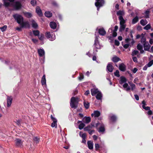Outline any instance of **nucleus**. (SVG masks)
I'll list each match as a JSON object with an SVG mask.
<instances>
[{"mask_svg": "<svg viewBox=\"0 0 153 153\" xmlns=\"http://www.w3.org/2000/svg\"><path fill=\"white\" fill-rule=\"evenodd\" d=\"M120 20V25H124L125 22V21L124 19L122 16H119V18Z\"/></svg>", "mask_w": 153, "mask_h": 153, "instance_id": "nucleus-25", "label": "nucleus"}, {"mask_svg": "<svg viewBox=\"0 0 153 153\" xmlns=\"http://www.w3.org/2000/svg\"><path fill=\"white\" fill-rule=\"evenodd\" d=\"M138 18L137 16H136L132 19V23L133 24H135L138 22Z\"/></svg>", "mask_w": 153, "mask_h": 153, "instance_id": "nucleus-37", "label": "nucleus"}, {"mask_svg": "<svg viewBox=\"0 0 153 153\" xmlns=\"http://www.w3.org/2000/svg\"><path fill=\"white\" fill-rule=\"evenodd\" d=\"M126 25H120V27L119 29V31L122 32L123 31L125 28Z\"/></svg>", "mask_w": 153, "mask_h": 153, "instance_id": "nucleus-34", "label": "nucleus"}, {"mask_svg": "<svg viewBox=\"0 0 153 153\" xmlns=\"http://www.w3.org/2000/svg\"><path fill=\"white\" fill-rule=\"evenodd\" d=\"M33 140L34 141H35L36 143H39L40 140L39 138L37 137H35L33 138Z\"/></svg>", "mask_w": 153, "mask_h": 153, "instance_id": "nucleus-43", "label": "nucleus"}, {"mask_svg": "<svg viewBox=\"0 0 153 153\" xmlns=\"http://www.w3.org/2000/svg\"><path fill=\"white\" fill-rule=\"evenodd\" d=\"M13 18L16 21L17 23L19 24H21V23L24 21V18L21 15L16 13L13 15Z\"/></svg>", "mask_w": 153, "mask_h": 153, "instance_id": "nucleus-2", "label": "nucleus"}, {"mask_svg": "<svg viewBox=\"0 0 153 153\" xmlns=\"http://www.w3.org/2000/svg\"><path fill=\"white\" fill-rule=\"evenodd\" d=\"M88 133L90 135H92V134L95 131V130H90L89 131H88Z\"/></svg>", "mask_w": 153, "mask_h": 153, "instance_id": "nucleus-62", "label": "nucleus"}, {"mask_svg": "<svg viewBox=\"0 0 153 153\" xmlns=\"http://www.w3.org/2000/svg\"><path fill=\"white\" fill-rule=\"evenodd\" d=\"M143 108L145 109L146 110H149L150 109V108L149 106H144V105H142Z\"/></svg>", "mask_w": 153, "mask_h": 153, "instance_id": "nucleus-54", "label": "nucleus"}, {"mask_svg": "<svg viewBox=\"0 0 153 153\" xmlns=\"http://www.w3.org/2000/svg\"><path fill=\"white\" fill-rule=\"evenodd\" d=\"M139 52L137 50H134L132 53L131 55L132 56H134L137 55L138 53Z\"/></svg>", "mask_w": 153, "mask_h": 153, "instance_id": "nucleus-51", "label": "nucleus"}, {"mask_svg": "<svg viewBox=\"0 0 153 153\" xmlns=\"http://www.w3.org/2000/svg\"><path fill=\"white\" fill-rule=\"evenodd\" d=\"M144 50L146 51H149L150 49L151 46L149 45L148 42H146L143 44Z\"/></svg>", "mask_w": 153, "mask_h": 153, "instance_id": "nucleus-12", "label": "nucleus"}, {"mask_svg": "<svg viewBox=\"0 0 153 153\" xmlns=\"http://www.w3.org/2000/svg\"><path fill=\"white\" fill-rule=\"evenodd\" d=\"M45 36L48 39H50L51 38L50 32H47L46 33Z\"/></svg>", "mask_w": 153, "mask_h": 153, "instance_id": "nucleus-42", "label": "nucleus"}, {"mask_svg": "<svg viewBox=\"0 0 153 153\" xmlns=\"http://www.w3.org/2000/svg\"><path fill=\"white\" fill-rule=\"evenodd\" d=\"M84 78V76L82 74H80V76L79 77V79L80 80H81L82 79H83Z\"/></svg>", "mask_w": 153, "mask_h": 153, "instance_id": "nucleus-63", "label": "nucleus"}, {"mask_svg": "<svg viewBox=\"0 0 153 153\" xmlns=\"http://www.w3.org/2000/svg\"><path fill=\"white\" fill-rule=\"evenodd\" d=\"M96 49H99L100 48L99 42L98 40V38L96 36L94 40V45Z\"/></svg>", "mask_w": 153, "mask_h": 153, "instance_id": "nucleus-6", "label": "nucleus"}, {"mask_svg": "<svg viewBox=\"0 0 153 153\" xmlns=\"http://www.w3.org/2000/svg\"><path fill=\"white\" fill-rule=\"evenodd\" d=\"M41 82L42 85H44L46 84V80L45 79V74H44L42 76Z\"/></svg>", "mask_w": 153, "mask_h": 153, "instance_id": "nucleus-24", "label": "nucleus"}, {"mask_svg": "<svg viewBox=\"0 0 153 153\" xmlns=\"http://www.w3.org/2000/svg\"><path fill=\"white\" fill-rule=\"evenodd\" d=\"M51 118L52 120L54 122V121H57V120L54 117H53L52 115H51Z\"/></svg>", "mask_w": 153, "mask_h": 153, "instance_id": "nucleus-61", "label": "nucleus"}, {"mask_svg": "<svg viewBox=\"0 0 153 153\" xmlns=\"http://www.w3.org/2000/svg\"><path fill=\"white\" fill-rule=\"evenodd\" d=\"M150 11L149 10H147L145 12V17L146 18H149V13Z\"/></svg>", "mask_w": 153, "mask_h": 153, "instance_id": "nucleus-40", "label": "nucleus"}, {"mask_svg": "<svg viewBox=\"0 0 153 153\" xmlns=\"http://www.w3.org/2000/svg\"><path fill=\"white\" fill-rule=\"evenodd\" d=\"M99 33L101 36H104L106 34V32L103 28H100L98 30Z\"/></svg>", "mask_w": 153, "mask_h": 153, "instance_id": "nucleus-16", "label": "nucleus"}, {"mask_svg": "<svg viewBox=\"0 0 153 153\" xmlns=\"http://www.w3.org/2000/svg\"><path fill=\"white\" fill-rule=\"evenodd\" d=\"M112 61L114 63H116L121 60V59L118 57L115 56L111 59Z\"/></svg>", "mask_w": 153, "mask_h": 153, "instance_id": "nucleus-17", "label": "nucleus"}, {"mask_svg": "<svg viewBox=\"0 0 153 153\" xmlns=\"http://www.w3.org/2000/svg\"><path fill=\"white\" fill-rule=\"evenodd\" d=\"M79 135L82 138V143H86V141L85 139L86 135L85 133H84L81 134V132H79Z\"/></svg>", "mask_w": 153, "mask_h": 153, "instance_id": "nucleus-11", "label": "nucleus"}, {"mask_svg": "<svg viewBox=\"0 0 153 153\" xmlns=\"http://www.w3.org/2000/svg\"><path fill=\"white\" fill-rule=\"evenodd\" d=\"M94 117H99L100 115V112L98 111H94Z\"/></svg>", "mask_w": 153, "mask_h": 153, "instance_id": "nucleus-31", "label": "nucleus"}, {"mask_svg": "<svg viewBox=\"0 0 153 153\" xmlns=\"http://www.w3.org/2000/svg\"><path fill=\"white\" fill-rule=\"evenodd\" d=\"M38 52L39 56L40 57L43 56L45 53V51L43 49H39L38 50Z\"/></svg>", "mask_w": 153, "mask_h": 153, "instance_id": "nucleus-13", "label": "nucleus"}, {"mask_svg": "<svg viewBox=\"0 0 153 153\" xmlns=\"http://www.w3.org/2000/svg\"><path fill=\"white\" fill-rule=\"evenodd\" d=\"M110 120L112 122H115L116 121L117 117L115 115H112L110 117Z\"/></svg>", "mask_w": 153, "mask_h": 153, "instance_id": "nucleus-26", "label": "nucleus"}, {"mask_svg": "<svg viewBox=\"0 0 153 153\" xmlns=\"http://www.w3.org/2000/svg\"><path fill=\"white\" fill-rule=\"evenodd\" d=\"M87 144L88 148L90 149H92L93 148V143L92 141L88 140L87 142Z\"/></svg>", "mask_w": 153, "mask_h": 153, "instance_id": "nucleus-18", "label": "nucleus"}, {"mask_svg": "<svg viewBox=\"0 0 153 153\" xmlns=\"http://www.w3.org/2000/svg\"><path fill=\"white\" fill-rule=\"evenodd\" d=\"M50 26L53 29H55L57 26L56 23L53 22H50Z\"/></svg>", "mask_w": 153, "mask_h": 153, "instance_id": "nucleus-20", "label": "nucleus"}, {"mask_svg": "<svg viewBox=\"0 0 153 153\" xmlns=\"http://www.w3.org/2000/svg\"><path fill=\"white\" fill-rule=\"evenodd\" d=\"M92 127L91 126L88 125L84 128V130L85 131H88L91 130Z\"/></svg>", "mask_w": 153, "mask_h": 153, "instance_id": "nucleus-39", "label": "nucleus"}, {"mask_svg": "<svg viewBox=\"0 0 153 153\" xmlns=\"http://www.w3.org/2000/svg\"><path fill=\"white\" fill-rule=\"evenodd\" d=\"M14 7L16 10H18L20 9L22 7L21 3L19 1H16Z\"/></svg>", "mask_w": 153, "mask_h": 153, "instance_id": "nucleus-5", "label": "nucleus"}, {"mask_svg": "<svg viewBox=\"0 0 153 153\" xmlns=\"http://www.w3.org/2000/svg\"><path fill=\"white\" fill-rule=\"evenodd\" d=\"M45 16L48 18L51 17L52 16V13L49 11L45 12Z\"/></svg>", "mask_w": 153, "mask_h": 153, "instance_id": "nucleus-28", "label": "nucleus"}, {"mask_svg": "<svg viewBox=\"0 0 153 153\" xmlns=\"http://www.w3.org/2000/svg\"><path fill=\"white\" fill-rule=\"evenodd\" d=\"M13 98L11 96H7V106L8 107H10L12 103Z\"/></svg>", "mask_w": 153, "mask_h": 153, "instance_id": "nucleus-8", "label": "nucleus"}, {"mask_svg": "<svg viewBox=\"0 0 153 153\" xmlns=\"http://www.w3.org/2000/svg\"><path fill=\"white\" fill-rule=\"evenodd\" d=\"M124 14V12L123 11L119 10L117 12V16H122Z\"/></svg>", "mask_w": 153, "mask_h": 153, "instance_id": "nucleus-33", "label": "nucleus"}, {"mask_svg": "<svg viewBox=\"0 0 153 153\" xmlns=\"http://www.w3.org/2000/svg\"><path fill=\"white\" fill-rule=\"evenodd\" d=\"M114 69L112 65V63L111 62H109L107 66V69L109 72H111L113 71Z\"/></svg>", "mask_w": 153, "mask_h": 153, "instance_id": "nucleus-10", "label": "nucleus"}, {"mask_svg": "<svg viewBox=\"0 0 153 153\" xmlns=\"http://www.w3.org/2000/svg\"><path fill=\"white\" fill-rule=\"evenodd\" d=\"M95 5L97 8V10L99 11L100 8L102 7L105 4L104 0H95Z\"/></svg>", "mask_w": 153, "mask_h": 153, "instance_id": "nucleus-3", "label": "nucleus"}, {"mask_svg": "<svg viewBox=\"0 0 153 153\" xmlns=\"http://www.w3.org/2000/svg\"><path fill=\"white\" fill-rule=\"evenodd\" d=\"M57 121H54L51 124V126L53 128L54 127H57Z\"/></svg>", "mask_w": 153, "mask_h": 153, "instance_id": "nucleus-46", "label": "nucleus"}, {"mask_svg": "<svg viewBox=\"0 0 153 153\" xmlns=\"http://www.w3.org/2000/svg\"><path fill=\"white\" fill-rule=\"evenodd\" d=\"M140 42L142 44H143L145 43H146L147 41H146V38L143 34L142 33L141 35V38Z\"/></svg>", "mask_w": 153, "mask_h": 153, "instance_id": "nucleus-21", "label": "nucleus"}, {"mask_svg": "<svg viewBox=\"0 0 153 153\" xmlns=\"http://www.w3.org/2000/svg\"><path fill=\"white\" fill-rule=\"evenodd\" d=\"M137 48L138 50H142L143 49V47L142 45H141L139 43L137 45Z\"/></svg>", "mask_w": 153, "mask_h": 153, "instance_id": "nucleus-47", "label": "nucleus"}, {"mask_svg": "<svg viewBox=\"0 0 153 153\" xmlns=\"http://www.w3.org/2000/svg\"><path fill=\"white\" fill-rule=\"evenodd\" d=\"M153 64V60L150 61L147 64L148 67H151Z\"/></svg>", "mask_w": 153, "mask_h": 153, "instance_id": "nucleus-53", "label": "nucleus"}, {"mask_svg": "<svg viewBox=\"0 0 153 153\" xmlns=\"http://www.w3.org/2000/svg\"><path fill=\"white\" fill-rule=\"evenodd\" d=\"M114 44L116 46H118L120 45V42L117 40L115 39L114 40Z\"/></svg>", "mask_w": 153, "mask_h": 153, "instance_id": "nucleus-58", "label": "nucleus"}, {"mask_svg": "<svg viewBox=\"0 0 153 153\" xmlns=\"http://www.w3.org/2000/svg\"><path fill=\"white\" fill-rule=\"evenodd\" d=\"M130 45L129 44H126L123 45V46L124 48L125 49H127L129 46Z\"/></svg>", "mask_w": 153, "mask_h": 153, "instance_id": "nucleus-59", "label": "nucleus"}, {"mask_svg": "<svg viewBox=\"0 0 153 153\" xmlns=\"http://www.w3.org/2000/svg\"><path fill=\"white\" fill-rule=\"evenodd\" d=\"M23 13L26 17L28 18L31 17L32 16V14L29 12H23Z\"/></svg>", "mask_w": 153, "mask_h": 153, "instance_id": "nucleus-23", "label": "nucleus"}, {"mask_svg": "<svg viewBox=\"0 0 153 153\" xmlns=\"http://www.w3.org/2000/svg\"><path fill=\"white\" fill-rule=\"evenodd\" d=\"M102 97V94L100 92H99L96 96V99L98 100H101Z\"/></svg>", "mask_w": 153, "mask_h": 153, "instance_id": "nucleus-27", "label": "nucleus"}, {"mask_svg": "<svg viewBox=\"0 0 153 153\" xmlns=\"http://www.w3.org/2000/svg\"><path fill=\"white\" fill-rule=\"evenodd\" d=\"M16 124L19 126H20L21 125V123L20 121L19 120H16L15 121H14Z\"/></svg>", "mask_w": 153, "mask_h": 153, "instance_id": "nucleus-55", "label": "nucleus"}, {"mask_svg": "<svg viewBox=\"0 0 153 153\" xmlns=\"http://www.w3.org/2000/svg\"><path fill=\"white\" fill-rule=\"evenodd\" d=\"M120 81L119 83L120 84H122L124 83H125L127 81V79L123 76H121L120 77Z\"/></svg>", "mask_w": 153, "mask_h": 153, "instance_id": "nucleus-22", "label": "nucleus"}, {"mask_svg": "<svg viewBox=\"0 0 153 153\" xmlns=\"http://www.w3.org/2000/svg\"><path fill=\"white\" fill-rule=\"evenodd\" d=\"M140 22V24L143 26L145 25L147 23L146 20L141 19Z\"/></svg>", "mask_w": 153, "mask_h": 153, "instance_id": "nucleus-35", "label": "nucleus"}, {"mask_svg": "<svg viewBox=\"0 0 153 153\" xmlns=\"http://www.w3.org/2000/svg\"><path fill=\"white\" fill-rule=\"evenodd\" d=\"M3 5L6 7H9L10 4V2H14V0H2Z\"/></svg>", "mask_w": 153, "mask_h": 153, "instance_id": "nucleus-4", "label": "nucleus"}, {"mask_svg": "<svg viewBox=\"0 0 153 153\" xmlns=\"http://www.w3.org/2000/svg\"><path fill=\"white\" fill-rule=\"evenodd\" d=\"M91 95L92 96H94L96 94L100 92L97 89L95 88L91 89Z\"/></svg>", "mask_w": 153, "mask_h": 153, "instance_id": "nucleus-19", "label": "nucleus"}, {"mask_svg": "<svg viewBox=\"0 0 153 153\" xmlns=\"http://www.w3.org/2000/svg\"><path fill=\"white\" fill-rule=\"evenodd\" d=\"M123 86L124 88H126V90L127 91H129L131 89L130 87L128 86L127 83H125L123 85Z\"/></svg>", "mask_w": 153, "mask_h": 153, "instance_id": "nucleus-29", "label": "nucleus"}, {"mask_svg": "<svg viewBox=\"0 0 153 153\" xmlns=\"http://www.w3.org/2000/svg\"><path fill=\"white\" fill-rule=\"evenodd\" d=\"M114 75L117 77H119L120 75L119 74V72L118 70H117L114 73Z\"/></svg>", "mask_w": 153, "mask_h": 153, "instance_id": "nucleus-50", "label": "nucleus"}, {"mask_svg": "<svg viewBox=\"0 0 153 153\" xmlns=\"http://www.w3.org/2000/svg\"><path fill=\"white\" fill-rule=\"evenodd\" d=\"M7 28V26L6 25H5L3 27H0V29L1 30L2 32L4 31Z\"/></svg>", "mask_w": 153, "mask_h": 153, "instance_id": "nucleus-45", "label": "nucleus"}, {"mask_svg": "<svg viewBox=\"0 0 153 153\" xmlns=\"http://www.w3.org/2000/svg\"><path fill=\"white\" fill-rule=\"evenodd\" d=\"M85 126V124L83 123H81L79 125L78 128L80 130H82Z\"/></svg>", "mask_w": 153, "mask_h": 153, "instance_id": "nucleus-41", "label": "nucleus"}, {"mask_svg": "<svg viewBox=\"0 0 153 153\" xmlns=\"http://www.w3.org/2000/svg\"><path fill=\"white\" fill-rule=\"evenodd\" d=\"M79 101L77 97H72L71 99L70 106L72 108H76L78 107V104Z\"/></svg>", "mask_w": 153, "mask_h": 153, "instance_id": "nucleus-1", "label": "nucleus"}, {"mask_svg": "<svg viewBox=\"0 0 153 153\" xmlns=\"http://www.w3.org/2000/svg\"><path fill=\"white\" fill-rule=\"evenodd\" d=\"M151 27L150 25L148 24L143 27V29L146 30H148Z\"/></svg>", "mask_w": 153, "mask_h": 153, "instance_id": "nucleus-49", "label": "nucleus"}, {"mask_svg": "<svg viewBox=\"0 0 153 153\" xmlns=\"http://www.w3.org/2000/svg\"><path fill=\"white\" fill-rule=\"evenodd\" d=\"M44 38V36L43 34H41L40 36L39 37V39L42 41L43 40Z\"/></svg>", "mask_w": 153, "mask_h": 153, "instance_id": "nucleus-57", "label": "nucleus"}, {"mask_svg": "<svg viewBox=\"0 0 153 153\" xmlns=\"http://www.w3.org/2000/svg\"><path fill=\"white\" fill-rule=\"evenodd\" d=\"M132 59L133 61L135 62H137V59L136 57L134 56L132 57Z\"/></svg>", "mask_w": 153, "mask_h": 153, "instance_id": "nucleus-60", "label": "nucleus"}, {"mask_svg": "<svg viewBox=\"0 0 153 153\" xmlns=\"http://www.w3.org/2000/svg\"><path fill=\"white\" fill-rule=\"evenodd\" d=\"M105 131V128L104 126H101L99 129V132H104Z\"/></svg>", "mask_w": 153, "mask_h": 153, "instance_id": "nucleus-44", "label": "nucleus"}, {"mask_svg": "<svg viewBox=\"0 0 153 153\" xmlns=\"http://www.w3.org/2000/svg\"><path fill=\"white\" fill-rule=\"evenodd\" d=\"M130 86L131 87V90L133 91L134 89L135 88V84L133 83H132L130 85Z\"/></svg>", "mask_w": 153, "mask_h": 153, "instance_id": "nucleus-56", "label": "nucleus"}, {"mask_svg": "<svg viewBox=\"0 0 153 153\" xmlns=\"http://www.w3.org/2000/svg\"><path fill=\"white\" fill-rule=\"evenodd\" d=\"M34 35L36 36H38L39 35V31L38 30H33V31Z\"/></svg>", "mask_w": 153, "mask_h": 153, "instance_id": "nucleus-38", "label": "nucleus"}, {"mask_svg": "<svg viewBox=\"0 0 153 153\" xmlns=\"http://www.w3.org/2000/svg\"><path fill=\"white\" fill-rule=\"evenodd\" d=\"M20 25L22 28H29L30 26V24L28 21L24 22L23 21Z\"/></svg>", "mask_w": 153, "mask_h": 153, "instance_id": "nucleus-7", "label": "nucleus"}, {"mask_svg": "<svg viewBox=\"0 0 153 153\" xmlns=\"http://www.w3.org/2000/svg\"><path fill=\"white\" fill-rule=\"evenodd\" d=\"M32 27L34 28H36L38 27L37 24L34 20L32 21Z\"/></svg>", "mask_w": 153, "mask_h": 153, "instance_id": "nucleus-30", "label": "nucleus"}, {"mask_svg": "<svg viewBox=\"0 0 153 153\" xmlns=\"http://www.w3.org/2000/svg\"><path fill=\"white\" fill-rule=\"evenodd\" d=\"M15 145L18 147H19L22 145V142L21 140L19 139H17L15 140Z\"/></svg>", "mask_w": 153, "mask_h": 153, "instance_id": "nucleus-9", "label": "nucleus"}, {"mask_svg": "<svg viewBox=\"0 0 153 153\" xmlns=\"http://www.w3.org/2000/svg\"><path fill=\"white\" fill-rule=\"evenodd\" d=\"M119 69L121 71L124 72L126 70V66L124 64L122 63L119 65Z\"/></svg>", "mask_w": 153, "mask_h": 153, "instance_id": "nucleus-15", "label": "nucleus"}, {"mask_svg": "<svg viewBox=\"0 0 153 153\" xmlns=\"http://www.w3.org/2000/svg\"><path fill=\"white\" fill-rule=\"evenodd\" d=\"M30 3L32 6H34L36 5L37 2L35 0H31Z\"/></svg>", "mask_w": 153, "mask_h": 153, "instance_id": "nucleus-48", "label": "nucleus"}, {"mask_svg": "<svg viewBox=\"0 0 153 153\" xmlns=\"http://www.w3.org/2000/svg\"><path fill=\"white\" fill-rule=\"evenodd\" d=\"M36 12L38 15L40 17H41L43 16V14L42 13V10L40 8V7L37 6L36 7Z\"/></svg>", "mask_w": 153, "mask_h": 153, "instance_id": "nucleus-14", "label": "nucleus"}, {"mask_svg": "<svg viewBox=\"0 0 153 153\" xmlns=\"http://www.w3.org/2000/svg\"><path fill=\"white\" fill-rule=\"evenodd\" d=\"M89 103L88 102L85 101L84 102V105L86 109H88L89 107Z\"/></svg>", "mask_w": 153, "mask_h": 153, "instance_id": "nucleus-36", "label": "nucleus"}, {"mask_svg": "<svg viewBox=\"0 0 153 153\" xmlns=\"http://www.w3.org/2000/svg\"><path fill=\"white\" fill-rule=\"evenodd\" d=\"M95 150L96 151L98 150L100 148V146L98 143H95Z\"/></svg>", "mask_w": 153, "mask_h": 153, "instance_id": "nucleus-52", "label": "nucleus"}, {"mask_svg": "<svg viewBox=\"0 0 153 153\" xmlns=\"http://www.w3.org/2000/svg\"><path fill=\"white\" fill-rule=\"evenodd\" d=\"M84 119H85V122L87 123H89L91 121V118L89 117H85L83 119V120H84Z\"/></svg>", "mask_w": 153, "mask_h": 153, "instance_id": "nucleus-32", "label": "nucleus"}, {"mask_svg": "<svg viewBox=\"0 0 153 153\" xmlns=\"http://www.w3.org/2000/svg\"><path fill=\"white\" fill-rule=\"evenodd\" d=\"M117 33L115 31H113L112 33V36L113 37H115L117 36Z\"/></svg>", "mask_w": 153, "mask_h": 153, "instance_id": "nucleus-64", "label": "nucleus"}]
</instances>
